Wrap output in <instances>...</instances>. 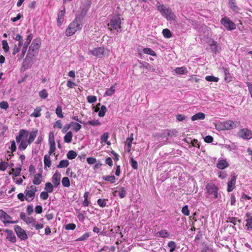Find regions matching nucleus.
I'll use <instances>...</instances> for the list:
<instances>
[{
  "instance_id": "1",
  "label": "nucleus",
  "mask_w": 252,
  "mask_h": 252,
  "mask_svg": "<svg viewBox=\"0 0 252 252\" xmlns=\"http://www.w3.org/2000/svg\"><path fill=\"white\" fill-rule=\"evenodd\" d=\"M157 7L162 16L167 21H174L176 19V16L170 7H166L164 4H161L159 2L157 3Z\"/></svg>"
},
{
  "instance_id": "2",
  "label": "nucleus",
  "mask_w": 252,
  "mask_h": 252,
  "mask_svg": "<svg viewBox=\"0 0 252 252\" xmlns=\"http://www.w3.org/2000/svg\"><path fill=\"white\" fill-rule=\"evenodd\" d=\"M81 19L80 17H76L74 20L72 22L66 30L65 33L67 36L74 34L78 30H81L82 28Z\"/></svg>"
},
{
  "instance_id": "3",
  "label": "nucleus",
  "mask_w": 252,
  "mask_h": 252,
  "mask_svg": "<svg viewBox=\"0 0 252 252\" xmlns=\"http://www.w3.org/2000/svg\"><path fill=\"white\" fill-rule=\"evenodd\" d=\"M41 41L40 39H34L33 40L32 44L29 48L27 54H29L31 57H35L38 53Z\"/></svg>"
},
{
  "instance_id": "4",
  "label": "nucleus",
  "mask_w": 252,
  "mask_h": 252,
  "mask_svg": "<svg viewBox=\"0 0 252 252\" xmlns=\"http://www.w3.org/2000/svg\"><path fill=\"white\" fill-rule=\"evenodd\" d=\"M27 33L28 34V35L27 36L25 42L23 44L22 52L20 55H18L19 58L18 59V61H20L22 60V59L23 58L27 50L29 44H30L32 39L33 38V34L30 32V30H28V31H27Z\"/></svg>"
},
{
  "instance_id": "5",
  "label": "nucleus",
  "mask_w": 252,
  "mask_h": 252,
  "mask_svg": "<svg viewBox=\"0 0 252 252\" xmlns=\"http://www.w3.org/2000/svg\"><path fill=\"white\" fill-rule=\"evenodd\" d=\"M206 193L209 195H213L214 198H218L219 188L214 184L211 183L207 184L205 187Z\"/></svg>"
},
{
  "instance_id": "6",
  "label": "nucleus",
  "mask_w": 252,
  "mask_h": 252,
  "mask_svg": "<svg viewBox=\"0 0 252 252\" xmlns=\"http://www.w3.org/2000/svg\"><path fill=\"white\" fill-rule=\"evenodd\" d=\"M121 20L119 15H115L110 20V22L108 23V26H111L113 29L119 32V29L121 28Z\"/></svg>"
},
{
  "instance_id": "7",
  "label": "nucleus",
  "mask_w": 252,
  "mask_h": 252,
  "mask_svg": "<svg viewBox=\"0 0 252 252\" xmlns=\"http://www.w3.org/2000/svg\"><path fill=\"white\" fill-rule=\"evenodd\" d=\"M33 57H31L29 54L26 55V58L23 60L22 65L21 68V71H25L26 70L30 68L32 64Z\"/></svg>"
},
{
  "instance_id": "8",
  "label": "nucleus",
  "mask_w": 252,
  "mask_h": 252,
  "mask_svg": "<svg viewBox=\"0 0 252 252\" xmlns=\"http://www.w3.org/2000/svg\"><path fill=\"white\" fill-rule=\"evenodd\" d=\"M240 125V122L235 121L233 122L232 121H226L223 122L221 123V129L230 130L235 128Z\"/></svg>"
},
{
  "instance_id": "9",
  "label": "nucleus",
  "mask_w": 252,
  "mask_h": 252,
  "mask_svg": "<svg viewBox=\"0 0 252 252\" xmlns=\"http://www.w3.org/2000/svg\"><path fill=\"white\" fill-rule=\"evenodd\" d=\"M14 231L17 237L22 241H25L28 238L25 231L21 226L18 225L14 226Z\"/></svg>"
},
{
  "instance_id": "10",
  "label": "nucleus",
  "mask_w": 252,
  "mask_h": 252,
  "mask_svg": "<svg viewBox=\"0 0 252 252\" xmlns=\"http://www.w3.org/2000/svg\"><path fill=\"white\" fill-rule=\"evenodd\" d=\"M220 23L228 31H232L236 29V25L227 17H224L220 20Z\"/></svg>"
},
{
  "instance_id": "11",
  "label": "nucleus",
  "mask_w": 252,
  "mask_h": 252,
  "mask_svg": "<svg viewBox=\"0 0 252 252\" xmlns=\"http://www.w3.org/2000/svg\"><path fill=\"white\" fill-rule=\"evenodd\" d=\"M11 217L8 215L3 210L0 209V219L3 222L5 225L7 223H15L18 222V220H11Z\"/></svg>"
},
{
  "instance_id": "12",
  "label": "nucleus",
  "mask_w": 252,
  "mask_h": 252,
  "mask_svg": "<svg viewBox=\"0 0 252 252\" xmlns=\"http://www.w3.org/2000/svg\"><path fill=\"white\" fill-rule=\"evenodd\" d=\"M239 137L244 139H250L252 138V131L248 128H242L238 133Z\"/></svg>"
},
{
  "instance_id": "13",
  "label": "nucleus",
  "mask_w": 252,
  "mask_h": 252,
  "mask_svg": "<svg viewBox=\"0 0 252 252\" xmlns=\"http://www.w3.org/2000/svg\"><path fill=\"white\" fill-rule=\"evenodd\" d=\"M3 231L7 234L6 239L9 242L15 244L16 242L17 238L12 230L5 229Z\"/></svg>"
},
{
  "instance_id": "14",
  "label": "nucleus",
  "mask_w": 252,
  "mask_h": 252,
  "mask_svg": "<svg viewBox=\"0 0 252 252\" xmlns=\"http://www.w3.org/2000/svg\"><path fill=\"white\" fill-rule=\"evenodd\" d=\"M237 177V175H236L235 173H233L231 175V179L227 183V191L228 192L232 191L234 189Z\"/></svg>"
},
{
  "instance_id": "15",
  "label": "nucleus",
  "mask_w": 252,
  "mask_h": 252,
  "mask_svg": "<svg viewBox=\"0 0 252 252\" xmlns=\"http://www.w3.org/2000/svg\"><path fill=\"white\" fill-rule=\"evenodd\" d=\"M91 54L97 58H101L104 54V48L103 47H99L94 48L93 50H90Z\"/></svg>"
},
{
  "instance_id": "16",
  "label": "nucleus",
  "mask_w": 252,
  "mask_h": 252,
  "mask_svg": "<svg viewBox=\"0 0 252 252\" xmlns=\"http://www.w3.org/2000/svg\"><path fill=\"white\" fill-rule=\"evenodd\" d=\"M139 63V67L140 68H145V69L151 71L153 72H156V69L148 63L144 61H140L138 60Z\"/></svg>"
},
{
  "instance_id": "17",
  "label": "nucleus",
  "mask_w": 252,
  "mask_h": 252,
  "mask_svg": "<svg viewBox=\"0 0 252 252\" xmlns=\"http://www.w3.org/2000/svg\"><path fill=\"white\" fill-rule=\"evenodd\" d=\"M29 135V131L25 129H20L18 135L16 137V141L17 143L21 142L22 138H27Z\"/></svg>"
},
{
  "instance_id": "18",
  "label": "nucleus",
  "mask_w": 252,
  "mask_h": 252,
  "mask_svg": "<svg viewBox=\"0 0 252 252\" xmlns=\"http://www.w3.org/2000/svg\"><path fill=\"white\" fill-rule=\"evenodd\" d=\"M210 47L211 52L215 54H218L221 50V47L217 44V41L214 40L210 44Z\"/></svg>"
},
{
  "instance_id": "19",
  "label": "nucleus",
  "mask_w": 252,
  "mask_h": 252,
  "mask_svg": "<svg viewBox=\"0 0 252 252\" xmlns=\"http://www.w3.org/2000/svg\"><path fill=\"white\" fill-rule=\"evenodd\" d=\"M61 173L57 171L52 177V182L54 187L56 188L60 185Z\"/></svg>"
},
{
  "instance_id": "20",
  "label": "nucleus",
  "mask_w": 252,
  "mask_h": 252,
  "mask_svg": "<svg viewBox=\"0 0 252 252\" xmlns=\"http://www.w3.org/2000/svg\"><path fill=\"white\" fill-rule=\"evenodd\" d=\"M228 4L231 9L235 13H238L240 8L236 5V0H229Z\"/></svg>"
},
{
  "instance_id": "21",
  "label": "nucleus",
  "mask_w": 252,
  "mask_h": 252,
  "mask_svg": "<svg viewBox=\"0 0 252 252\" xmlns=\"http://www.w3.org/2000/svg\"><path fill=\"white\" fill-rule=\"evenodd\" d=\"M220 70L222 71L225 76V80L226 82H230L231 81L232 77L229 72V70L227 68L222 66L220 68Z\"/></svg>"
},
{
  "instance_id": "22",
  "label": "nucleus",
  "mask_w": 252,
  "mask_h": 252,
  "mask_svg": "<svg viewBox=\"0 0 252 252\" xmlns=\"http://www.w3.org/2000/svg\"><path fill=\"white\" fill-rule=\"evenodd\" d=\"M37 129H32L30 133L29 132V134L30 135L29 138L27 140V142L29 144H31L34 140L37 134Z\"/></svg>"
},
{
  "instance_id": "23",
  "label": "nucleus",
  "mask_w": 252,
  "mask_h": 252,
  "mask_svg": "<svg viewBox=\"0 0 252 252\" xmlns=\"http://www.w3.org/2000/svg\"><path fill=\"white\" fill-rule=\"evenodd\" d=\"M65 11V8L64 7L63 9L60 11L58 14L57 22L59 25H61L63 23Z\"/></svg>"
},
{
  "instance_id": "24",
  "label": "nucleus",
  "mask_w": 252,
  "mask_h": 252,
  "mask_svg": "<svg viewBox=\"0 0 252 252\" xmlns=\"http://www.w3.org/2000/svg\"><path fill=\"white\" fill-rule=\"evenodd\" d=\"M42 180V176L41 173H37L34 175V178L32 180V183L34 185H39Z\"/></svg>"
},
{
  "instance_id": "25",
  "label": "nucleus",
  "mask_w": 252,
  "mask_h": 252,
  "mask_svg": "<svg viewBox=\"0 0 252 252\" xmlns=\"http://www.w3.org/2000/svg\"><path fill=\"white\" fill-rule=\"evenodd\" d=\"M229 166L225 159H220L218 161L217 166L218 168L223 169Z\"/></svg>"
},
{
  "instance_id": "26",
  "label": "nucleus",
  "mask_w": 252,
  "mask_h": 252,
  "mask_svg": "<svg viewBox=\"0 0 252 252\" xmlns=\"http://www.w3.org/2000/svg\"><path fill=\"white\" fill-rule=\"evenodd\" d=\"M205 114L202 112H199L193 115L191 119L192 121H194L197 120H203L205 119Z\"/></svg>"
},
{
  "instance_id": "27",
  "label": "nucleus",
  "mask_w": 252,
  "mask_h": 252,
  "mask_svg": "<svg viewBox=\"0 0 252 252\" xmlns=\"http://www.w3.org/2000/svg\"><path fill=\"white\" fill-rule=\"evenodd\" d=\"M35 192V191H33L32 190H29L27 189H26L24 192V193L26 194V197L27 198H28L29 199V198H31V199H29V200H31V201L34 199Z\"/></svg>"
},
{
  "instance_id": "28",
  "label": "nucleus",
  "mask_w": 252,
  "mask_h": 252,
  "mask_svg": "<svg viewBox=\"0 0 252 252\" xmlns=\"http://www.w3.org/2000/svg\"><path fill=\"white\" fill-rule=\"evenodd\" d=\"M174 71L177 74L179 75L186 74L188 72L187 68L185 66L177 67L175 69Z\"/></svg>"
},
{
  "instance_id": "29",
  "label": "nucleus",
  "mask_w": 252,
  "mask_h": 252,
  "mask_svg": "<svg viewBox=\"0 0 252 252\" xmlns=\"http://www.w3.org/2000/svg\"><path fill=\"white\" fill-rule=\"evenodd\" d=\"M102 178L105 181L109 182L111 184L115 183L116 178L114 175L103 176Z\"/></svg>"
},
{
  "instance_id": "30",
  "label": "nucleus",
  "mask_w": 252,
  "mask_h": 252,
  "mask_svg": "<svg viewBox=\"0 0 252 252\" xmlns=\"http://www.w3.org/2000/svg\"><path fill=\"white\" fill-rule=\"evenodd\" d=\"M73 134L71 131H68L64 136V141L66 143H70L72 141Z\"/></svg>"
},
{
  "instance_id": "31",
  "label": "nucleus",
  "mask_w": 252,
  "mask_h": 252,
  "mask_svg": "<svg viewBox=\"0 0 252 252\" xmlns=\"http://www.w3.org/2000/svg\"><path fill=\"white\" fill-rule=\"evenodd\" d=\"M22 164H18L17 167L15 169L12 168V174L15 177H17L20 175L21 171Z\"/></svg>"
},
{
  "instance_id": "32",
  "label": "nucleus",
  "mask_w": 252,
  "mask_h": 252,
  "mask_svg": "<svg viewBox=\"0 0 252 252\" xmlns=\"http://www.w3.org/2000/svg\"><path fill=\"white\" fill-rule=\"evenodd\" d=\"M70 126L73 130L76 132L78 131L82 127V126L80 124L74 122H71L70 123Z\"/></svg>"
},
{
  "instance_id": "33",
  "label": "nucleus",
  "mask_w": 252,
  "mask_h": 252,
  "mask_svg": "<svg viewBox=\"0 0 252 252\" xmlns=\"http://www.w3.org/2000/svg\"><path fill=\"white\" fill-rule=\"evenodd\" d=\"M143 52L145 54L151 55L154 57L157 56L156 53L150 48H145L143 49Z\"/></svg>"
},
{
  "instance_id": "34",
  "label": "nucleus",
  "mask_w": 252,
  "mask_h": 252,
  "mask_svg": "<svg viewBox=\"0 0 252 252\" xmlns=\"http://www.w3.org/2000/svg\"><path fill=\"white\" fill-rule=\"evenodd\" d=\"M44 163L45 168L46 167H50L51 165V161L50 160V156L45 155L44 157Z\"/></svg>"
},
{
  "instance_id": "35",
  "label": "nucleus",
  "mask_w": 252,
  "mask_h": 252,
  "mask_svg": "<svg viewBox=\"0 0 252 252\" xmlns=\"http://www.w3.org/2000/svg\"><path fill=\"white\" fill-rule=\"evenodd\" d=\"M162 34L165 38H170L172 37L173 34L168 29H164L162 30Z\"/></svg>"
},
{
  "instance_id": "36",
  "label": "nucleus",
  "mask_w": 252,
  "mask_h": 252,
  "mask_svg": "<svg viewBox=\"0 0 252 252\" xmlns=\"http://www.w3.org/2000/svg\"><path fill=\"white\" fill-rule=\"evenodd\" d=\"M69 164V161L67 159L62 160L57 167L59 168H64L67 167Z\"/></svg>"
},
{
  "instance_id": "37",
  "label": "nucleus",
  "mask_w": 252,
  "mask_h": 252,
  "mask_svg": "<svg viewBox=\"0 0 252 252\" xmlns=\"http://www.w3.org/2000/svg\"><path fill=\"white\" fill-rule=\"evenodd\" d=\"M41 108L40 107H37L34 110L33 112L31 115V117H34L35 118L39 117L41 116L40 112Z\"/></svg>"
},
{
  "instance_id": "38",
  "label": "nucleus",
  "mask_w": 252,
  "mask_h": 252,
  "mask_svg": "<svg viewBox=\"0 0 252 252\" xmlns=\"http://www.w3.org/2000/svg\"><path fill=\"white\" fill-rule=\"evenodd\" d=\"M166 131H164L162 133H161L158 136V139L159 140H163V142H164L165 143H166L167 142V141L168 140V136L166 135Z\"/></svg>"
},
{
  "instance_id": "39",
  "label": "nucleus",
  "mask_w": 252,
  "mask_h": 252,
  "mask_svg": "<svg viewBox=\"0 0 252 252\" xmlns=\"http://www.w3.org/2000/svg\"><path fill=\"white\" fill-rule=\"evenodd\" d=\"M227 222H230L234 225H236L237 222L238 221L239 223L241 222V220H238L237 218L235 217H228L227 219Z\"/></svg>"
},
{
  "instance_id": "40",
  "label": "nucleus",
  "mask_w": 252,
  "mask_h": 252,
  "mask_svg": "<svg viewBox=\"0 0 252 252\" xmlns=\"http://www.w3.org/2000/svg\"><path fill=\"white\" fill-rule=\"evenodd\" d=\"M50 144V149L49 151V156L51 155L56 150V144L55 141H52V142H49Z\"/></svg>"
},
{
  "instance_id": "41",
  "label": "nucleus",
  "mask_w": 252,
  "mask_h": 252,
  "mask_svg": "<svg viewBox=\"0 0 252 252\" xmlns=\"http://www.w3.org/2000/svg\"><path fill=\"white\" fill-rule=\"evenodd\" d=\"M28 145L29 144L27 142V141H25L23 140L21 141L18 146V149L21 151L24 150L26 149Z\"/></svg>"
},
{
  "instance_id": "42",
  "label": "nucleus",
  "mask_w": 252,
  "mask_h": 252,
  "mask_svg": "<svg viewBox=\"0 0 252 252\" xmlns=\"http://www.w3.org/2000/svg\"><path fill=\"white\" fill-rule=\"evenodd\" d=\"M77 156V153L73 150L69 151L67 154V157L69 159H74Z\"/></svg>"
},
{
  "instance_id": "43",
  "label": "nucleus",
  "mask_w": 252,
  "mask_h": 252,
  "mask_svg": "<svg viewBox=\"0 0 252 252\" xmlns=\"http://www.w3.org/2000/svg\"><path fill=\"white\" fill-rule=\"evenodd\" d=\"M166 135L168 136V137H173V136H176L177 135V131L175 129H172V130H166Z\"/></svg>"
},
{
  "instance_id": "44",
  "label": "nucleus",
  "mask_w": 252,
  "mask_h": 252,
  "mask_svg": "<svg viewBox=\"0 0 252 252\" xmlns=\"http://www.w3.org/2000/svg\"><path fill=\"white\" fill-rule=\"evenodd\" d=\"M167 246L170 248L169 252H173L176 248V243L173 241H170L168 243Z\"/></svg>"
},
{
  "instance_id": "45",
  "label": "nucleus",
  "mask_w": 252,
  "mask_h": 252,
  "mask_svg": "<svg viewBox=\"0 0 252 252\" xmlns=\"http://www.w3.org/2000/svg\"><path fill=\"white\" fill-rule=\"evenodd\" d=\"M126 194V189L124 187H121L119 191L118 195L120 198H124Z\"/></svg>"
},
{
  "instance_id": "46",
  "label": "nucleus",
  "mask_w": 252,
  "mask_h": 252,
  "mask_svg": "<svg viewBox=\"0 0 252 252\" xmlns=\"http://www.w3.org/2000/svg\"><path fill=\"white\" fill-rule=\"evenodd\" d=\"M107 110V108L105 106L102 105L100 107V110L98 112V116L100 117H104L105 115Z\"/></svg>"
},
{
  "instance_id": "47",
  "label": "nucleus",
  "mask_w": 252,
  "mask_h": 252,
  "mask_svg": "<svg viewBox=\"0 0 252 252\" xmlns=\"http://www.w3.org/2000/svg\"><path fill=\"white\" fill-rule=\"evenodd\" d=\"M62 185L64 187H69L70 185V181L68 177H65L62 179Z\"/></svg>"
},
{
  "instance_id": "48",
  "label": "nucleus",
  "mask_w": 252,
  "mask_h": 252,
  "mask_svg": "<svg viewBox=\"0 0 252 252\" xmlns=\"http://www.w3.org/2000/svg\"><path fill=\"white\" fill-rule=\"evenodd\" d=\"M53 186L51 183L48 182L46 183L45 189L46 190L47 192L50 193L52 192L53 191Z\"/></svg>"
},
{
  "instance_id": "49",
  "label": "nucleus",
  "mask_w": 252,
  "mask_h": 252,
  "mask_svg": "<svg viewBox=\"0 0 252 252\" xmlns=\"http://www.w3.org/2000/svg\"><path fill=\"white\" fill-rule=\"evenodd\" d=\"M115 92V86H112L109 89H108L105 93L104 95L107 96H111Z\"/></svg>"
},
{
  "instance_id": "50",
  "label": "nucleus",
  "mask_w": 252,
  "mask_h": 252,
  "mask_svg": "<svg viewBox=\"0 0 252 252\" xmlns=\"http://www.w3.org/2000/svg\"><path fill=\"white\" fill-rule=\"evenodd\" d=\"M2 46L5 53H7L9 51V47L6 40L2 41Z\"/></svg>"
},
{
  "instance_id": "51",
  "label": "nucleus",
  "mask_w": 252,
  "mask_h": 252,
  "mask_svg": "<svg viewBox=\"0 0 252 252\" xmlns=\"http://www.w3.org/2000/svg\"><path fill=\"white\" fill-rule=\"evenodd\" d=\"M39 95L41 98L46 99L48 96V94L46 89H43L39 92Z\"/></svg>"
},
{
  "instance_id": "52",
  "label": "nucleus",
  "mask_w": 252,
  "mask_h": 252,
  "mask_svg": "<svg viewBox=\"0 0 252 252\" xmlns=\"http://www.w3.org/2000/svg\"><path fill=\"white\" fill-rule=\"evenodd\" d=\"M205 79L209 82H217L219 81V79L218 77H215L214 76H207L205 77Z\"/></svg>"
},
{
  "instance_id": "53",
  "label": "nucleus",
  "mask_w": 252,
  "mask_h": 252,
  "mask_svg": "<svg viewBox=\"0 0 252 252\" xmlns=\"http://www.w3.org/2000/svg\"><path fill=\"white\" fill-rule=\"evenodd\" d=\"M107 201L108 199H98L97 201V203L100 207H104L106 206V201Z\"/></svg>"
},
{
  "instance_id": "54",
  "label": "nucleus",
  "mask_w": 252,
  "mask_h": 252,
  "mask_svg": "<svg viewBox=\"0 0 252 252\" xmlns=\"http://www.w3.org/2000/svg\"><path fill=\"white\" fill-rule=\"evenodd\" d=\"M56 113L59 118H63V117L62 113V107L61 106H57L56 109Z\"/></svg>"
},
{
  "instance_id": "55",
  "label": "nucleus",
  "mask_w": 252,
  "mask_h": 252,
  "mask_svg": "<svg viewBox=\"0 0 252 252\" xmlns=\"http://www.w3.org/2000/svg\"><path fill=\"white\" fill-rule=\"evenodd\" d=\"M88 8H88H82L81 9V13L80 14V15H79V16H77V17H80L81 19V21H82V19L83 18L85 17V16L86 15L88 10Z\"/></svg>"
},
{
  "instance_id": "56",
  "label": "nucleus",
  "mask_w": 252,
  "mask_h": 252,
  "mask_svg": "<svg viewBox=\"0 0 252 252\" xmlns=\"http://www.w3.org/2000/svg\"><path fill=\"white\" fill-rule=\"evenodd\" d=\"M159 236L162 238H166L169 236V232L165 229H163L159 232Z\"/></svg>"
},
{
  "instance_id": "57",
  "label": "nucleus",
  "mask_w": 252,
  "mask_h": 252,
  "mask_svg": "<svg viewBox=\"0 0 252 252\" xmlns=\"http://www.w3.org/2000/svg\"><path fill=\"white\" fill-rule=\"evenodd\" d=\"M8 165V164L7 162L1 160L0 162V170L5 171Z\"/></svg>"
},
{
  "instance_id": "58",
  "label": "nucleus",
  "mask_w": 252,
  "mask_h": 252,
  "mask_svg": "<svg viewBox=\"0 0 252 252\" xmlns=\"http://www.w3.org/2000/svg\"><path fill=\"white\" fill-rule=\"evenodd\" d=\"M90 235V233L88 232L84 233L82 236H80L79 238H78L76 241H84L87 240L89 237Z\"/></svg>"
},
{
  "instance_id": "59",
  "label": "nucleus",
  "mask_w": 252,
  "mask_h": 252,
  "mask_svg": "<svg viewBox=\"0 0 252 252\" xmlns=\"http://www.w3.org/2000/svg\"><path fill=\"white\" fill-rule=\"evenodd\" d=\"M87 124L91 125L93 126H96L100 125V122L98 120H91L86 122Z\"/></svg>"
},
{
  "instance_id": "60",
  "label": "nucleus",
  "mask_w": 252,
  "mask_h": 252,
  "mask_svg": "<svg viewBox=\"0 0 252 252\" xmlns=\"http://www.w3.org/2000/svg\"><path fill=\"white\" fill-rule=\"evenodd\" d=\"M247 223L246 226L248 230H252V218L246 220Z\"/></svg>"
},
{
  "instance_id": "61",
  "label": "nucleus",
  "mask_w": 252,
  "mask_h": 252,
  "mask_svg": "<svg viewBox=\"0 0 252 252\" xmlns=\"http://www.w3.org/2000/svg\"><path fill=\"white\" fill-rule=\"evenodd\" d=\"M130 162L131 166L134 169H137L138 168V163L137 161L133 159V158H131L130 159Z\"/></svg>"
},
{
  "instance_id": "62",
  "label": "nucleus",
  "mask_w": 252,
  "mask_h": 252,
  "mask_svg": "<svg viewBox=\"0 0 252 252\" xmlns=\"http://www.w3.org/2000/svg\"><path fill=\"white\" fill-rule=\"evenodd\" d=\"M17 198L21 201H23L24 200H26L28 202H31V200H29V199L25 196L24 194L22 193H19L17 195Z\"/></svg>"
},
{
  "instance_id": "63",
  "label": "nucleus",
  "mask_w": 252,
  "mask_h": 252,
  "mask_svg": "<svg viewBox=\"0 0 252 252\" xmlns=\"http://www.w3.org/2000/svg\"><path fill=\"white\" fill-rule=\"evenodd\" d=\"M87 101L90 103H93L96 101L97 98L94 95H88L87 97Z\"/></svg>"
},
{
  "instance_id": "64",
  "label": "nucleus",
  "mask_w": 252,
  "mask_h": 252,
  "mask_svg": "<svg viewBox=\"0 0 252 252\" xmlns=\"http://www.w3.org/2000/svg\"><path fill=\"white\" fill-rule=\"evenodd\" d=\"M25 222L27 224H32L33 225L36 222V220L32 217H28L26 220H25Z\"/></svg>"
}]
</instances>
